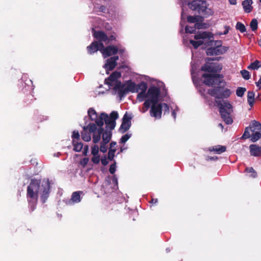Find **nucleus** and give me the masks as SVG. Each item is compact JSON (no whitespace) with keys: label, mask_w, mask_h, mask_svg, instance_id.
Instances as JSON below:
<instances>
[{"label":"nucleus","mask_w":261,"mask_h":261,"mask_svg":"<svg viewBox=\"0 0 261 261\" xmlns=\"http://www.w3.org/2000/svg\"><path fill=\"white\" fill-rule=\"evenodd\" d=\"M39 192L41 201L44 203L49 197L50 192V185L48 179H44L42 182L40 179L33 178L31 180L27 187V197L31 212L34 211L36 208Z\"/></svg>","instance_id":"obj_1"},{"label":"nucleus","mask_w":261,"mask_h":261,"mask_svg":"<svg viewBox=\"0 0 261 261\" xmlns=\"http://www.w3.org/2000/svg\"><path fill=\"white\" fill-rule=\"evenodd\" d=\"M202 77L204 78L203 83L208 87H214L208 89L207 93L216 99L227 98L231 95V91L224 89L226 82L223 80V75L218 73H203Z\"/></svg>","instance_id":"obj_2"},{"label":"nucleus","mask_w":261,"mask_h":261,"mask_svg":"<svg viewBox=\"0 0 261 261\" xmlns=\"http://www.w3.org/2000/svg\"><path fill=\"white\" fill-rule=\"evenodd\" d=\"M160 89L156 86H151L145 93V99L143 103L141 112L143 113L147 111L150 107L151 103H157L159 100Z\"/></svg>","instance_id":"obj_3"},{"label":"nucleus","mask_w":261,"mask_h":261,"mask_svg":"<svg viewBox=\"0 0 261 261\" xmlns=\"http://www.w3.org/2000/svg\"><path fill=\"white\" fill-rule=\"evenodd\" d=\"M219 109V112L223 120L227 124H231L233 122L230 115L232 112V107L228 101L216 100Z\"/></svg>","instance_id":"obj_4"},{"label":"nucleus","mask_w":261,"mask_h":261,"mask_svg":"<svg viewBox=\"0 0 261 261\" xmlns=\"http://www.w3.org/2000/svg\"><path fill=\"white\" fill-rule=\"evenodd\" d=\"M113 89L115 91H118L120 98L124 97L128 92L138 93V90H136V84L132 80L127 81L124 84H122L121 81H117Z\"/></svg>","instance_id":"obj_5"},{"label":"nucleus","mask_w":261,"mask_h":261,"mask_svg":"<svg viewBox=\"0 0 261 261\" xmlns=\"http://www.w3.org/2000/svg\"><path fill=\"white\" fill-rule=\"evenodd\" d=\"M217 58H207L206 59V63L201 67L202 71L207 72V73H217L222 69V66L218 63L210 62L214 61Z\"/></svg>","instance_id":"obj_6"},{"label":"nucleus","mask_w":261,"mask_h":261,"mask_svg":"<svg viewBox=\"0 0 261 261\" xmlns=\"http://www.w3.org/2000/svg\"><path fill=\"white\" fill-rule=\"evenodd\" d=\"M104 121L106 125L110 127L111 130L114 129L116 124L112 123L113 120L108 116V115L105 113H102L99 116L98 119L96 121V125L101 128H103Z\"/></svg>","instance_id":"obj_7"},{"label":"nucleus","mask_w":261,"mask_h":261,"mask_svg":"<svg viewBox=\"0 0 261 261\" xmlns=\"http://www.w3.org/2000/svg\"><path fill=\"white\" fill-rule=\"evenodd\" d=\"M216 47H211L206 49V53L207 56L222 55L228 49L227 47L222 46V42L220 40L216 41Z\"/></svg>","instance_id":"obj_8"},{"label":"nucleus","mask_w":261,"mask_h":261,"mask_svg":"<svg viewBox=\"0 0 261 261\" xmlns=\"http://www.w3.org/2000/svg\"><path fill=\"white\" fill-rule=\"evenodd\" d=\"M97 130V126L94 123H90L87 126L83 127V130L81 132L82 139L86 141L89 142L91 140V133H95Z\"/></svg>","instance_id":"obj_9"},{"label":"nucleus","mask_w":261,"mask_h":261,"mask_svg":"<svg viewBox=\"0 0 261 261\" xmlns=\"http://www.w3.org/2000/svg\"><path fill=\"white\" fill-rule=\"evenodd\" d=\"M147 84L145 82H141L140 83L136 85V90H138V92L140 90L137 96V99L139 102H142L145 99V93L147 89Z\"/></svg>","instance_id":"obj_10"},{"label":"nucleus","mask_w":261,"mask_h":261,"mask_svg":"<svg viewBox=\"0 0 261 261\" xmlns=\"http://www.w3.org/2000/svg\"><path fill=\"white\" fill-rule=\"evenodd\" d=\"M150 115L156 119H160L162 117L163 105L161 103H151Z\"/></svg>","instance_id":"obj_11"},{"label":"nucleus","mask_w":261,"mask_h":261,"mask_svg":"<svg viewBox=\"0 0 261 261\" xmlns=\"http://www.w3.org/2000/svg\"><path fill=\"white\" fill-rule=\"evenodd\" d=\"M103 57L106 58L112 55H115L118 53V47L115 45H109L100 49Z\"/></svg>","instance_id":"obj_12"},{"label":"nucleus","mask_w":261,"mask_h":261,"mask_svg":"<svg viewBox=\"0 0 261 261\" xmlns=\"http://www.w3.org/2000/svg\"><path fill=\"white\" fill-rule=\"evenodd\" d=\"M194 38L195 40H200V39H208L209 40V41L207 42L208 45H212V43L214 42L213 40L212 39L214 38L213 35L212 33L206 31L196 34Z\"/></svg>","instance_id":"obj_13"},{"label":"nucleus","mask_w":261,"mask_h":261,"mask_svg":"<svg viewBox=\"0 0 261 261\" xmlns=\"http://www.w3.org/2000/svg\"><path fill=\"white\" fill-rule=\"evenodd\" d=\"M103 48V44L102 42H98L97 41H93L91 44L87 46V49L89 54H92L98 50L100 51Z\"/></svg>","instance_id":"obj_14"},{"label":"nucleus","mask_w":261,"mask_h":261,"mask_svg":"<svg viewBox=\"0 0 261 261\" xmlns=\"http://www.w3.org/2000/svg\"><path fill=\"white\" fill-rule=\"evenodd\" d=\"M119 57L118 56H114L108 59L107 63L104 65V68L106 70H112L117 65V61L118 60Z\"/></svg>","instance_id":"obj_15"},{"label":"nucleus","mask_w":261,"mask_h":261,"mask_svg":"<svg viewBox=\"0 0 261 261\" xmlns=\"http://www.w3.org/2000/svg\"><path fill=\"white\" fill-rule=\"evenodd\" d=\"M204 4V1L200 0H193L191 2L188 3V6L190 9L193 11H197L198 13L201 7Z\"/></svg>","instance_id":"obj_16"},{"label":"nucleus","mask_w":261,"mask_h":261,"mask_svg":"<svg viewBox=\"0 0 261 261\" xmlns=\"http://www.w3.org/2000/svg\"><path fill=\"white\" fill-rule=\"evenodd\" d=\"M121 74L119 71H114L108 77V79L105 80V84L109 85L112 86V82H115V83L118 81L117 80L121 77Z\"/></svg>","instance_id":"obj_17"},{"label":"nucleus","mask_w":261,"mask_h":261,"mask_svg":"<svg viewBox=\"0 0 261 261\" xmlns=\"http://www.w3.org/2000/svg\"><path fill=\"white\" fill-rule=\"evenodd\" d=\"M198 13L201 14L203 17H207L213 15L214 11L211 8H208L206 6V2H204V4L202 5L201 7L200 10H199Z\"/></svg>","instance_id":"obj_18"},{"label":"nucleus","mask_w":261,"mask_h":261,"mask_svg":"<svg viewBox=\"0 0 261 261\" xmlns=\"http://www.w3.org/2000/svg\"><path fill=\"white\" fill-rule=\"evenodd\" d=\"M93 37L100 42H106L108 40V37L107 34L101 31H94Z\"/></svg>","instance_id":"obj_19"},{"label":"nucleus","mask_w":261,"mask_h":261,"mask_svg":"<svg viewBox=\"0 0 261 261\" xmlns=\"http://www.w3.org/2000/svg\"><path fill=\"white\" fill-rule=\"evenodd\" d=\"M250 154L254 156H261V147L256 144H251L249 146Z\"/></svg>","instance_id":"obj_20"},{"label":"nucleus","mask_w":261,"mask_h":261,"mask_svg":"<svg viewBox=\"0 0 261 261\" xmlns=\"http://www.w3.org/2000/svg\"><path fill=\"white\" fill-rule=\"evenodd\" d=\"M252 4V0H245L243 1L242 5L244 10V11L246 13H250L252 11L253 7L251 6Z\"/></svg>","instance_id":"obj_21"},{"label":"nucleus","mask_w":261,"mask_h":261,"mask_svg":"<svg viewBox=\"0 0 261 261\" xmlns=\"http://www.w3.org/2000/svg\"><path fill=\"white\" fill-rule=\"evenodd\" d=\"M97 134H95L94 133L93 135V142L95 144L97 143L100 141L101 135L104 131L103 128H101L100 127H99L98 129L97 128Z\"/></svg>","instance_id":"obj_22"},{"label":"nucleus","mask_w":261,"mask_h":261,"mask_svg":"<svg viewBox=\"0 0 261 261\" xmlns=\"http://www.w3.org/2000/svg\"><path fill=\"white\" fill-rule=\"evenodd\" d=\"M102 135V141L101 142H103L104 143H108L112 138V133L109 131H103Z\"/></svg>","instance_id":"obj_23"},{"label":"nucleus","mask_w":261,"mask_h":261,"mask_svg":"<svg viewBox=\"0 0 261 261\" xmlns=\"http://www.w3.org/2000/svg\"><path fill=\"white\" fill-rule=\"evenodd\" d=\"M82 191H76L72 193L71 195V200L73 203H79L81 201V194H82Z\"/></svg>","instance_id":"obj_24"},{"label":"nucleus","mask_w":261,"mask_h":261,"mask_svg":"<svg viewBox=\"0 0 261 261\" xmlns=\"http://www.w3.org/2000/svg\"><path fill=\"white\" fill-rule=\"evenodd\" d=\"M88 115L89 118L92 121L94 120L95 122L96 120L98 119V117H97V114L96 112L92 108H90L89 109L88 111Z\"/></svg>","instance_id":"obj_25"},{"label":"nucleus","mask_w":261,"mask_h":261,"mask_svg":"<svg viewBox=\"0 0 261 261\" xmlns=\"http://www.w3.org/2000/svg\"><path fill=\"white\" fill-rule=\"evenodd\" d=\"M226 147L224 146L217 145L213 147L212 149H210L211 151H215L218 154H221L226 151Z\"/></svg>","instance_id":"obj_26"},{"label":"nucleus","mask_w":261,"mask_h":261,"mask_svg":"<svg viewBox=\"0 0 261 261\" xmlns=\"http://www.w3.org/2000/svg\"><path fill=\"white\" fill-rule=\"evenodd\" d=\"M72 145L74 147L73 150L76 152H80L83 148V144L82 142H79L76 140H72Z\"/></svg>","instance_id":"obj_27"},{"label":"nucleus","mask_w":261,"mask_h":261,"mask_svg":"<svg viewBox=\"0 0 261 261\" xmlns=\"http://www.w3.org/2000/svg\"><path fill=\"white\" fill-rule=\"evenodd\" d=\"M131 123H126L125 122H122L119 128V131L121 133L123 134L129 129Z\"/></svg>","instance_id":"obj_28"},{"label":"nucleus","mask_w":261,"mask_h":261,"mask_svg":"<svg viewBox=\"0 0 261 261\" xmlns=\"http://www.w3.org/2000/svg\"><path fill=\"white\" fill-rule=\"evenodd\" d=\"M247 101L249 106L252 107L254 102V93L253 91L248 92Z\"/></svg>","instance_id":"obj_29"},{"label":"nucleus","mask_w":261,"mask_h":261,"mask_svg":"<svg viewBox=\"0 0 261 261\" xmlns=\"http://www.w3.org/2000/svg\"><path fill=\"white\" fill-rule=\"evenodd\" d=\"M259 67H261V64L258 60H255L254 62L251 63L250 65L247 67L248 69L257 70Z\"/></svg>","instance_id":"obj_30"},{"label":"nucleus","mask_w":261,"mask_h":261,"mask_svg":"<svg viewBox=\"0 0 261 261\" xmlns=\"http://www.w3.org/2000/svg\"><path fill=\"white\" fill-rule=\"evenodd\" d=\"M251 137V141L253 142H255L260 138L261 131L257 130L256 132L252 134Z\"/></svg>","instance_id":"obj_31"},{"label":"nucleus","mask_w":261,"mask_h":261,"mask_svg":"<svg viewBox=\"0 0 261 261\" xmlns=\"http://www.w3.org/2000/svg\"><path fill=\"white\" fill-rule=\"evenodd\" d=\"M189 42L191 44H192L194 48L195 49L197 48L199 46H200L201 45L204 43V41L202 40H196V41H195L192 39L189 40Z\"/></svg>","instance_id":"obj_32"},{"label":"nucleus","mask_w":261,"mask_h":261,"mask_svg":"<svg viewBox=\"0 0 261 261\" xmlns=\"http://www.w3.org/2000/svg\"><path fill=\"white\" fill-rule=\"evenodd\" d=\"M250 127H254V129L261 131V124L258 121L253 120L251 122Z\"/></svg>","instance_id":"obj_33"},{"label":"nucleus","mask_w":261,"mask_h":261,"mask_svg":"<svg viewBox=\"0 0 261 261\" xmlns=\"http://www.w3.org/2000/svg\"><path fill=\"white\" fill-rule=\"evenodd\" d=\"M236 28L239 30L241 33H244L246 31V28L245 25L241 22H238L236 25Z\"/></svg>","instance_id":"obj_34"},{"label":"nucleus","mask_w":261,"mask_h":261,"mask_svg":"<svg viewBox=\"0 0 261 261\" xmlns=\"http://www.w3.org/2000/svg\"><path fill=\"white\" fill-rule=\"evenodd\" d=\"M250 26L252 31H255L258 28V22L256 19H253L250 23Z\"/></svg>","instance_id":"obj_35"},{"label":"nucleus","mask_w":261,"mask_h":261,"mask_svg":"<svg viewBox=\"0 0 261 261\" xmlns=\"http://www.w3.org/2000/svg\"><path fill=\"white\" fill-rule=\"evenodd\" d=\"M245 172L247 173H251V177L255 178L257 176V172L252 167H247L245 169Z\"/></svg>","instance_id":"obj_36"},{"label":"nucleus","mask_w":261,"mask_h":261,"mask_svg":"<svg viewBox=\"0 0 261 261\" xmlns=\"http://www.w3.org/2000/svg\"><path fill=\"white\" fill-rule=\"evenodd\" d=\"M246 91L245 88L238 87L236 90V94L238 97H242Z\"/></svg>","instance_id":"obj_37"},{"label":"nucleus","mask_w":261,"mask_h":261,"mask_svg":"<svg viewBox=\"0 0 261 261\" xmlns=\"http://www.w3.org/2000/svg\"><path fill=\"white\" fill-rule=\"evenodd\" d=\"M242 77L246 80H248L250 78V72L246 70H242L241 71Z\"/></svg>","instance_id":"obj_38"},{"label":"nucleus","mask_w":261,"mask_h":261,"mask_svg":"<svg viewBox=\"0 0 261 261\" xmlns=\"http://www.w3.org/2000/svg\"><path fill=\"white\" fill-rule=\"evenodd\" d=\"M113 120L112 123L116 124V120L118 118V114L116 111H113L111 113L110 116Z\"/></svg>","instance_id":"obj_39"},{"label":"nucleus","mask_w":261,"mask_h":261,"mask_svg":"<svg viewBox=\"0 0 261 261\" xmlns=\"http://www.w3.org/2000/svg\"><path fill=\"white\" fill-rule=\"evenodd\" d=\"M115 151L116 149H109L108 155V159L109 160L112 161L113 160L115 156Z\"/></svg>","instance_id":"obj_40"},{"label":"nucleus","mask_w":261,"mask_h":261,"mask_svg":"<svg viewBox=\"0 0 261 261\" xmlns=\"http://www.w3.org/2000/svg\"><path fill=\"white\" fill-rule=\"evenodd\" d=\"M187 21L190 23H196L198 21V16L189 15L187 17Z\"/></svg>","instance_id":"obj_41"},{"label":"nucleus","mask_w":261,"mask_h":261,"mask_svg":"<svg viewBox=\"0 0 261 261\" xmlns=\"http://www.w3.org/2000/svg\"><path fill=\"white\" fill-rule=\"evenodd\" d=\"M99 150V149L98 146L97 145H94L92 147L91 154L93 155H95L98 154Z\"/></svg>","instance_id":"obj_42"},{"label":"nucleus","mask_w":261,"mask_h":261,"mask_svg":"<svg viewBox=\"0 0 261 261\" xmlns=\"http://www.w3.org/2000/svg\"><path fill=\"white\" fill-rule=\"evenodd\" d=\"M185 31L186 33L193 34L196 31V28L194 27H189L187 25L185 28Z\"/></svg>","instance_id":"obj_43"},{"label":"nucleus","mask_w":261,"mask_h":261,"mask_svg":"<svg viewBox=\"0 0 261 261\" xmlns=\"http://www.w3.org/2000/svg\"><path fill=\"white\" fill-rule=\"evenodd\" d=\"M131 137V134H126L120 139V143H125Z\"/></svg>","instance_id":"obj_44"},{"label":"nucleus","mask_w":261,"mask_h":261,"mask_svg":"<svg viewBox=\"0 0 261 261\" xmlns=\"http://www.w3.org/2000/svg\"><path fill=\"white\" fill-rule=\"evenodd\" d=\"M100 161V159L99 154L93 155V157L91 158V161L95 164H99Z\"/></svg>","instance_id":"obj_45"},{"label":"nucleus","mask_w":261,"mask_h":261,"mask_svg":"<svg viewBox=\"0 0 261 261\" xmlns=\"http://www.w3.org/2000/svg\"><path fill=\"white\" fill-rule=\"evenodd\" d=\"M108 143H104L103 142H100V151L103 153H105L107 152L108 147L107 146V144Z\"/></svg>","instance_id":"obj_46"},{"label":"nucleus","mask_w":261,"mask_h":261,"mask_svg":"<svg viewBox=\"0 0 261 261\" xmlns=\"http://www.w3.org/2000/svg\"><path fill=\"white\" fill-rule=\"evenodd\" d=\"M250 135L249 134V128L248 127H247L245 128L244 133L243 136H242L241 138L243 139H246L250 138Z\"/></svg>","instance_id":"obj_47"},{"label":"nucleus","mask_w":261,"mask_h":261,"mask_svg":"<svg viewBox=\"0 0 261 261\" xmlns=\"http://www.w3.org/2000/svg\"><path fill=\"white\" fill-rule=\"evenodd\" d=\"M131 119L132 117L130 115H128L127 113H125L122 118V122H125L126 123H131Z\"/></svg>","instance_id":"obj_48"},{"label":"nucleus","mask_w":261,"mask_h":261,"mask_svg":"<svg viewBox=\"0 0 261 261\" xmlns=\"http://www.w3.org/2000/svg\"><path fill=\"white\" fill-rule=\"evenodd\" d=\"M80 135L77 130H74L72 132V138L73 140H79L80 139Z\"/></svg>","instance_id":"obj_49"},{"label":"nucleus","mask_w":261,"mask_h":261,"mask_svg":"<svg viewBox=\"0 0 261 261\" xmlns=\"http://www.w3.org/2000/svg\"><path fill=\"white\" fill-rule=\"evenodd\" d=\"M116 162H114L113 164H111L110 168H109V172L111 174H113L116 171Z\"/></svg>","instance_id":"obj_50"},{"label":"nucleus","mask_w":261,"mask_h":261,"mask_svg":"<svg viewBox=\"0 0 261 261\" xmlns=\"http://www.w3.org/2000/svg\"><path fill=\"white\" fill-rule=\"evenodd\" d=\"M89 162V158H84L80 161V164L83 166V167H85L87 165Z\"/></svg>","instance_id":"obj_51"},{"label":"nucleus","mask_w":261,"mask_h":261,"mask_svg":"<svg viewBox=\"0 0 261 261\" xmlns=\"http://www.w3.org/2000/svg\"><path fill=\"white\" fill-rule=\"evenodd\" d=\"M101 161V164L103 165V166H106L107 165H108V161H107V156L106 155H104L102 158L100 160Z\"/></svg>","instance_id":"obj_52"},{"label":"nucleus","mask_w":261,"mask_h":261,"mask_svg":"<svg viewBox=\"0 0 261 261\" xmlns=\"http://www.w3.org/2000/svg\"><path fill=\"white\" fill-rule=\"evenodd\" d=\"M118 47V53L120 55H122L125 51V49L123 47H122L120 45L117 46Z\"/></svg>","instance_id":"obj_53"},{"label":"nucleus","mask_w":261,"mask_h":261,"mask_svg":"<svg viewBox=\"0 0 261 261\" xmlns=\"http://www.w3.org/2000/svg\"><path fill=\"white\" fill-rule=\"evenodd\" d=\"M116 40V34L114 32L112 33V34L110 35L109 38H108L109 41H112Z\"/></svg>","instance_id":"obj_54"},{"label":"nucleus","mask_w":261,"mask_h":261,"mask_svg":"<svg viewBox=\"0 0 261 261\" xmlns=\"http://www.w3.org/2000/svg\"><path fill=\"white\" fill-rule=\"evenodd\" d=\"M83 148H84V150L83 151V154L86 156L87 155V153H88V150H89V147L88 145H85V146H83Z\"/></svg>","instance_id":"obj_55"},{"label":"nucleus","mask_w":261,"mask_h":261,"mask_svg":"<svg viewBox=\"0 0 261 261\" xmlns=\"http://www.w3.org/2000/svg\"><path fill=\"white\" fill-rule=\"evenodd\" d=\"M112 181L113 184L118 185V180L116 175H114L112 178Z\"/></svg>","instance_id":"obj_56"},{"label":"nucleus","mask_w":261,"mask_h":261,"mask_svg":"<svg viewBox=\"0 0 261 261\" xmlns=\"http://www.w3.org/2000/svg\"><path fill=\"white\" fill-rule=\"evenodd\" d=\"M162 105H163V106H164L165 108V113L166 112L169 113V107L168 106V105L166 103H162Z\"/></svg>","instance_id":"obj_57"},{"label":"nucleus","mask_w":261,"mask_h":261,"mask_svg":"<svg viewBox=\"0 0 261 261\" xmlns=\"http://www.w3.org/2000/svg\"><path fill=\"white\" fill-rule=\"evenodd\" d=\"M99 11L103 13H105L107 9L105 6L101 5L98 7Z\"/></svg>","instance_id":"obj_58"},{"label":"nucleus","mask_w":261,"mask_h":261,"mask_svg":"<svg viewBox=\"0 0 261 261\" xmlns=\"http://www.w3.org/2000/svg\"><path fill=\"white\" fill-rule=\"evenodd\" d=\"M218 159V158L217 156H208L207 157V159L206 160L207 161L208 160H211V161H216Z\"/></svg>","instance_id":"obj_59"},{"label":"nucleus","mask_w":261,"mask_h":261,"mask_svg":"<svg viewBox=\"0 0 261 261\" xmlns=\"http://www.w3.org/2000/svg\"><path fill=\"white\" fill-rule=\"evenodd\" d=\"M116 145V142H112L110 144V148L109 149H115Z\"/></svg>","instance_id":"obj_60"},{"label":"nucleus","mask_w":261,"mask_h":261,"mask_svg":"<svg viewBox=\"0 0 261 261\" xmlns=\"http://www.w3.org/2000/svg\"><path fill=\"white\" fill-rule=\"evenodd\" d=\"M229 29H230V27L229 26H227V25L225 26V31H224L223 33H222V34L226 35L227 34H228Z\"/></svg>","instance_id":"obj_61"},{"label":"nucleus","mask_w":261,"mask_h":261,"mask_svg":"<svg viewBox=\"0 0 261 261\" xmlns=\"http://www.w3.org/2000/svg\"><path fill=\"white\" fill-rule=\"evenodd\" d=\"M257 87H259V89L261 87V76L260 77V79L259 81L255 83Z\"/></svg>","instance_id":"obj_62"},{"label":"nucleus","mask_w":261,"mask_h":261,"mask_svg":"<svg viewBox=\"0 0 261 261\" xmlns=\"http://www.w3.org/2000/svg\"><path fill=\"white\" fill-rule=\"evenodd\" d=\"M158 202V200L156 198H152L149 201L150 203L152 204H156Z\"/></svg>","instance_id":"obj_63"},{"label":"nucleus","mask_w":261,"mask_h":261,"mask_svg":"<svg viewBox=\"0 0 261 261\" xmlns=\"http://www.w3.org/2000/svg\"><path fill=\"white\" fill-rule=\"evenodd\" d=\"M201 25H202V24L201 23H195L194 24V27L196 28V29H200L201 28Z\"/></svg>","instance_id":"obj_64"}]
</instances>
